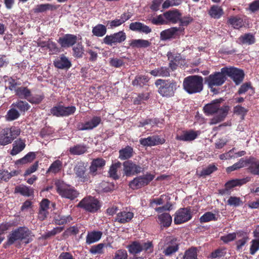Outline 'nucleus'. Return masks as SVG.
I'll use <instances>...</instances> for the list:
<instances>
[{"label":"nucleus","instance_id":"nucleus-1","mask_svg":"<svg viewBox=\"0 0 259 259\" xmlns=\"http://www.w3.org/2000/svg\"><path fill=\"white\" fill-rule=\"evenodd\" d=\"M220 100L217 99L203 107V110L205 115H210L217 113L210 120L209 123L211 125L216 124L223 121L228 114L229 107L226 106L220 107Z\"/></svg>","mask_w":259,"mask_h":259},{"label":"nucleus","instance_id":"nucleus-2","mask_svg":"<svg viewBox=\"0 0 259 259\" xmlns=\"http://www.w3.org/2000/svg\"><path fill=\"white\" fill-rule=\"evenodd\" d=\"M31 234V231L25 227H20L13 230L7 236V241L3 244V247L7 248L17 241H24L25 244H28L32 240Z\"/></svg>","mask_w":259,"mask_h":259},{"label":"nucleus","instance_id":"nucleus-3","mask_svg":"<svg viewBox=\"0 0 259 259\" xmlns=\"http://www.w3.org/2000/svg\"><path fill=\"white\" fill-rule=\"evenodd\" d=\"M183 87L189 94L200 93L203 90V78L198 75L188 76L184 79Z\"/></svg>","mask_w":259,"mask_h":259},{"label":"nucleus","instance_id":"nucleus-4","mask_svg":"<svg viewBox=\"0 0 259 259\" xmlns=\"http://www.w3.org/2000/svg\"><path fill=\"white\" fill-rule=\"evenodd\" d=\"M158 93L163 97L170 98L175 96L177 89V82L173 79H158L155 82Z\"/></svg>","mask_w":259,"mask_h":259},{"label":"nucleus","instance_id":"nucleus-5","mask_svg":"<svg viewBox=\"0 0 259 259\" xmlns=\"http://www.w3.org/2000/svg\"><path fill=\"white\" fill-rule=\"evenodd\" d=\"M224 67L221 69L220 72H214L204 78V83L207 85L211 91L217 93V90L214 87H220L223 85L227 80Z\"/></svg>","mask_w":259,"mask_h":259},{"label":"nucleus","instance_id":"nucleus-6","mask_svg":"<svg viewBox=\"0 0 259 259\" xmlns=\"http://www.w3.org/2000/svg\"><path fill=\"white\" fill-rule=\"evenodd\" d=\"M55 186L57 193L62 197L73 200L78 195V192L74 187L65 184L60 180L55 182Z\"/></svg>","mask_w":259,"mask_h":259},{"label":"nucleus","instance_id":"nucleus-7","mask_svg":"<svg viewBox=\"0 0 259 259\" xmlns=\"http://www.w3.org/2000/svg\"><path fill=\"white\" fill-rule=\"evenodd\" d=\"M155 176L149 172L135 178L129 183V186L133 190L140 189L150 184L154 179Z\"/></svg>","mask_w":259,"mask_h":259},{"label":"nucleus","instance_id":"nucleus-8","mask_svg":"<svg viewBox=\"0 0 259 259\" xmlns=\"http://www.w3.org/2000/svg\"><path fill=\"white\" fill-rule=\"evenodd\" d=\"M78 206L87 211L94 213L100 209L101 205L97 199L89 196L83 198L78 204Z\"/></svg>","mask_w":259,"mask_h":259},{"label":"nucleus","instance_id":"nucleus-9","mask_svg":"<svg viewBox=\"0 0 259 259\" xmlns=\"http://www.w3.org/2000/svg\"><path fill=\"white\" fill-rule=\"evenodd\" d=\"M76 108L74 106H64L58 104L53 106L50 110V114L54 116L67 117L73 115L76 111Z\"/></svg>","mask_w":259,"mask_h":259},{"label":"nucleus","instance_id":"nucleus-10","mask_svg":"<svg viewBox=\"0 0 259 259\" xmlns=\"http://www.w3.org/2000/svg\"><path fill=\"white\" fill-rule=\"evenodd\" d=\"M192 218L190 207L180 208L174 214V223L176 225H180L189 221Z\"/></svg>","mask_w":259,"mask_h":259},{"label":"nucleus","instance_id":"nucleus-11","mask_svg":"<svg viewBox=\"0 0 259 259\" xmlns=\"http://www.w3.org/2000/svg\"><path fill=\"white\" fill-rule=\"evenodd\" d=\"M226 76L230 77L236 85L241 83L244 78V73L242 69H238L235 67H224Z\"/></svg>","mask_w":259,"mask_h":259},{"label":"nucleus","instance_id":"nucleus-12","mask_svg":"<svg viewBox=\"0 0 259 259\" xmlns=\"http://www.w3.org/2000/svg\"><path fill=\"white\" fill-rule=\"evenodd\" d=\"M123 166L124 174L127 177L137 175L144 170L143 167L130 160L123 162Z\"/></svg>","mask_w":259,"mask_h":259},{"label":"nucleus","instance_id":"nucleus-13","mask_svg":"<svg viewBox=\"0 0 259 259\" xmlns=\"http://www.w3.org/2000/svg\"><path fill=\"white\" fill-rule=\"evenodd\" d=\"M185 28L184 27H173L165 29L160 32V39L166 40L171 38H179L181 34H184Z\"/></svg>","mask_w":259,"mask_h":259},{"label":"nucleus","instance_id":"nucleus-14","mask_svg":"<svg viewBox=\"0 0 259 259\" xmlns=\"http://www.w3.org/2000/svg\"><path fill=\"white\" fill-rule=\"evenodd\" d=\"M126 38L125 33L122 30L110 35H107L103 38V42L107 45L112 46L123 42Z\"/></svg>","mask_w":259,"mask_h":259},{"label":"nucleus","instance_id":"nucleus-15","mask_svg":"<svg viewBox=\"0 0 259 259\" xmlns=\"http://www.w3.org/2000/svg\"><path fill=\"white\" fill-rule=\"evenodd\" d=\"M165 246L163 253L166 256H169L176 252L179 248L178 239L173 237L166 238Z\"/></svg>","mask_w":259,"mask_h":259},{"label":"nucleus","instance_id":"nucleus-16","mask_svg":"<svg viewBox=\"0 0 259 259\" xmlns=\"http://www.w3.org/2000/svg\"><path fill=\"white\" fill-rule=\"evenodd\" d=\"M165 141L164 139L161 138L157 135L150 136L147 138H141L139 141L140 144L145 147H151L163 144L165 143Z\"/></svg>","mask_w":259,"mask_h":259},{"label":"nucleus","instance_id":"nucleus-17","mask_svg":"<svg viewBox=\"0 0 259 259\" xmlns=\"http://www.w3.org/2000/svg\"><path fill=\"white\" fill-rule=\"evenodd\" d=\"M77 37L74 34H66L63 36L59 37L58 42L62 48H69L76 44Z\"/></svg>","mask_w":259,"mask_h":259},{"label":"nucleus","instance_id":"nucleus-18","mask_svg":"<svg viewBox=\"0 0 259 259\" xmlns=\"http://www.w3.org/2000/svg\"><path fill=\"white\" fill-rule=\"evenodd\" d=\"M167 57L169 61L168 66L172 71L176 70L180 62L182 60V57L180 54L168 52Z\"/></svg>","mask_w":259,"mask_h":259},{"label":"nucleus","instance_id":"nucleus-19","mask_svg":"<svg viewBox=\"0 0 259 259\" xmlns=\"http://www.w3.org/2000/svg\"><path fill=\"white\" fill-rule=\"evenodd\" d=\"M86 166L83 162L80 161L77 163L74 167L75 174L81 182H88L89 180L88 175L86 174Z\"/></svg>","mask_w":259,"mask_h":259},{"label":"nucleus","instance_id":"nucleus-20","mask_svg":"<svg viewBox=\"0 0 259 259\" xmlns=\"http://www.w3.org/2000/svg\"><path fill=\"white\" fill-rule=\"evenodd\" d=\"M54 66L60 69H68L71 66V62L64 54L57 57L53 62Z\"/></svg>","mask_w":259,"mask_h":259},{"label":"nucleus","instance_id":"nucleus-21","mask_svg":"<svg viewBox=\"0 0 259 259\" xmlns=\"http://www.w3.org/2000/svg\"><path fill=\"white\" fill-rule=\"evenodd\" d=\"M245 166L248 171L253 175L259 176V160L253 157L246 159Z\"/></svg>","mask_w":259,"mask_h":259},{"label":"nucleus","instance_id":"nucleus-22","mask_svg":"<svg viewBox=\"0 0 259 259\" xmlns=\"http://www.w3.org/2000/svg\"><path fill=\"white\" fill-rule=\"evenodd\" d=\"M163 16L167 24L171 23L176 24L179 22L180 18L182 16L181 13L178 10H169L163 13Z\"/></svg>","mask_w":259,"mask_h":259},{"label":"nucleus","instance_id":"nucleus-23","mask_svg":"<svg viewBox=\"0 0 259 259\" xmlns=\"http://www.w3.org/2000/svg\"><path fill=\"white\" fill-rule=\"evenodd\" d=\"M129 28L132 31L145 34H148L152 32V29L149 26L140 22L131 23L129 25Z\"/></svg>","mask_w":259,"mask_h":259},{"label":"nucleus","instance_id":"nucleus-24","mask_svg":"<svg viewBox=\"0 0 259 259\" xmlns=\"http://www.w3.org/2000/svg\"><path fill=\"white\" fill-rule=\"evenodd\" d=\"M105 164L106 161L102 158L93 159L90 166V173L92 176H96L97 174V170L103 168Z\"/></svg>","mask_w":259,"mask_h":259},{"label":"nucleus","instance_id":"nucleus-25","mask_svg":"<svg viewBox=\"0 0 259 259\" xmlns=\"http://www.w3.org/2000/svg\"><path fill=\"white\" fill-rule=\"evenodd\" d=\"M134 213L131 211H120L116 214L114 221L120 224H125L130 222L134 218Z\"/></svg>","mask_w":259,"mask_h":259},{"label":"nucleus","instance_id":"nucleus-26","mask_svg":"<svg viewBox=\"0 0 259 259\" xmlns=\"http://www.w3.org/2000/svg\"><path fill=\"white\" fill-rule=\"evenodd\" d=\"M172 71L169 67L161 66L150 71V74L154 76L162 77H169Z\"/></svg>","mask_w":259,"mask_h":259},{"label":"nucleus","instance_id":"nucleus-27","mask_svg":"<svg viewBox=\"0 0 259 259\" xmlns=\"http://www.w3.org/2000/svg\"><path fill=\"white\" fill-rule=\"evenodd\" d=\"M25 140L21 138L15 140L13 144V148L10 152V154L14 156L21 151L25 148Z\"/></svg>","mask_w":259,"mask_h":259},{"label":"nucleus","instance_id":"nucleus-28","mask_svg":"<svg viewBox=\"0 0 259 259\" xmlns=\"http://www.w3.org/2000/svg\"><path fill=\"white\" fill-rule=\"evenodd\" d=\"M14 192L28 197L33 195L34 189L30 187L21 185L15 187Z\"/></svg>","mask_w":259,"mask_h":259},{"label":"nucleus","instance_id":"nucleus-29","mask_svg":"<svg viewBox=\"0 0 259 259\" xmlns=\"http://www.w3.org/2000/svg\"><path fill=\"white\" fill-rule=\"evenodd\" d=\"M208 14L211 18L219 19L224 15V12L221 6L213 5L210 7Z\"/></svg>","mask_w":259,"mask_h":259},{"label":"nucleus","instance_id":"nucleus-30","mask_svg":"<svg viewBox=\"0 0 259 259\" xmlns=\"http://www.w3.org/2000/svg\"><path fill=\"white\" fill-rule=\"evenodd\" d=\"M102 235L103 233L100 231L88 232L86 237L85 243L90 245L97 242L100 240Z\"/></svg>","mask_w":259,"mask_h":259},{"label":"nucleus","instance_id":"nucleus-31","mask_svg":"<svg viewBox=\"0 0 259 259\" xmlns=\"http://www.w3.org/2000/svg\"><path fill=\"white\" fill-rule=\"evenodd\" d=\"M198 136L196 132L193 130L189 131H183V134L177 135L176 139L177 140L182 141H192L195 140Z\"/></svg>","mask_w":259,"mask_h":259},{"label":"nucleus","instance_id":"nucleus-32","mask_svg":"<svg viewBox=\"0 0 259 259\" xmlns=\"http://www.w3.org/2000/svg\"><path fill=\"white\" fill-rule=\"evenodd\" d=\"M170 197L169 196L162 194L158 198L150 199L149 206L151 208H154L157 205H162L165 202H170Z\"/></svg>","mask_w":259,"mask_h":259},{"label":"nucleus","instance_id":"nucleus-33","mask_svg":"<svg viewBox=\"0 0 259 259\" xmlns=\"http://www.w3.org/2000/svg\"><path fill=\"white\" fill-rule=\"evenodd\" d=\"M151 42L148 40L143 39H132L130 43V46L132 48L137 49H145L150 47Z\"/></svg>","mask_w":259,"mask_h":259},{"label":"nucleus","instance_id":"nucleus-34","mask_svg":"<svg viewBox=\"0 0 259 259\" xmlns=\"http://www.w3.org/2000/svg\"><path fill=\"white\" fill-rule=\"evenodd\" d=\"M249 180L250 178L248 177L241 179H236L231 180L225 183V187L227 188V189L230 191L231 189L235 187L241 186V185L246 184L247 182H249Z\"/></svg>","mask_w":259,"mask_h":259},{"label":"nucleus","instance_id":"nucleus-35","mask_svg":"<svg viewBox=\"0 0 259 259\" xmlns=\"http://www.w3.org/2000/svg\"><path fill=\"white\" fill-rule=\"evenodd\" d=\"M133 148L130 146H126L125 148L119 150L118 158L121 160H128V159L133 157Z\"/></svg>","mask_w":259,"mask_h":259},{"label":"nucleus","instance_id":"nucleus-36","mask_svg":"<svg viewBox=\"0 0 259 259\" xmlns=\"http://www.w3.org/2000/svg\"><path fill=\"white\" fill-rule=\"evenodd\" d=\"M227 24L230 25L234 29H239L244 25L243 19L238 16H231L227 20Z\"/></svg>","mask_w":259,"mask_h":259},{"label":"nucleus","instance_id":"nucleus-37","mask_svg":"<svg viewBox=\"0 0 259 259\" xmlns=\"http://www.w3.org/2000/svg\"><path fill=\"white\" fill-rule=\"evenodd\" d=\"M88 147L84 144H77L69 149L70 154L73 155H80L87 152Z\"/></svg>","mask_w":259,"mask_h":259},{"label":"nucleus","instance_id":"nucleus-38","mask_svg":"<svg viewBox=\"0 0 259 259\" xmlns=\"http://www.w3.org/2000/svg\"><path fill=\"white\" fill-rule=\"evenodd\" d=\"M129 252L132 254H137L142 251V243L138 241H133L126 247Z\"/></svg>","mask_w":259,"mask_h":259},{"label":"nucleus","instance_id":"nucleus-39","mask_svg":"<svg viewBox=\"0 0 259 259\" xmlns=\"http://www.w3.org/2000/svg\"><path fill=\"white\" fill-rule=\"evenodd\" d=\"M15 95L19 98L21 99H28L31 96V91L27 87H20L16 89Z\"/></svg>","mask_w":259,"mask_h":259},{"label":"nucleus","instance_id":"nucleus-40","mask_svg":"<svg viewBox=\"0 0 259 259\" xmlns=\"http://www.w3.org/2000/svg\"><path fill=\"white\" fill-rule=\"evenodd\" d=\"M121 166V163L120 161L112 164L108 171L109 177L115 180L119 179L120 177L117 174V170Z\"/></svg>","mask_w":259,"mask_h":259},{"label":"nucleus","instance_id":"nucleus-41","mask_svg":"<svg viewBox=\"0 0 259 259\" xmlns=\"http://www.w3.org/2000/svg\"><path fill=\"white\" fill-rule=\"evenodd\" d=\"M8 131L5 128L0 132V145L5 146L13 142V139L10 136Z\"/></svg>","mask_w":259,"mask_h":259},{"label":"nucleus","instance_id":"nucleus-42","mask_svg":"<svg viewBox=\"0 0 259 259\" xmlns=\"http://www.w3.org/2000/svg\"><path fill=\"white\" fill-rule=\"evenodd\" d=\"M158 219L161 226L168 227L172 222V217L168 213H163L158 215Z\"/></svg>","mask_w":259,"mask_h":259},{"label":"nucleus","instance_id":"nucleus-43","mask_svg":"<svg viewBox=\"0 0 259 259\" xmlns=\"http://www.w3.org/2000/svg\"><path fill=\"white\" fill-rule=\"evenodd\" d=\"M149 79L148 76L145 75H137L135 77L134 80L132 81V84L134 86H137L140 88L146 85L149 81Z\"/></svg>","mask_w":259,"mask_h":259},{"label":"nucleus","instance_id":"nucleus-44","mask_svg":"<svg viewBox=\"0 0 259 259\" xmlns=\"http://www.w3.org/2000/svg\"><path fill=\"white\" fill-rule=\"evenodd\" d=\"M72 220L70 215H62L58 214L54 218V223L57 225H63L70 222Z\"/></svg>","mask_w":259,"mask_h":259},{"label":"nucleus","instance_id":"nucleus-45","mask_svg":"<svg viewBox=\"0 0 259 259\" xmlns=\"http://www.w3.org/2000/svg\"><path fill=\"white\" fill-rule=\"evenodd\" d=\"M198 252L196 247L192 246L185 251L183 259H197Z\"/></svg>","mask_w":259,"mask_h":259},{"label":"nucleus","instance_id":"nucleus-46","mask_svg":"<svg viewBox=\"0 0 259 259\" xmlns=\"http://www.w3.org/2000/svg\"><path fill=\"white\" fill-rule=\"evenodd\" d=\"M36 157L35 153L33 152H29L22 158L17 160L15 163L17 165L25 164L31 162Z\"/></svg>","mask_w":259,"mask_h":259},{"label":"nucleus","instance_id":"nucleus-47","mask_svg":"<svg viewBox=\"0 0 259 259\" xmlns=\"http://www.w3.org/2000/svg\"><path fill=\"white\" fill-rule=\"evenodd\" d=\"M107 32V29L105 25L99 24L93 27L92 33L94 35L97 37L103 36Z\"/></svg>","mask_w":259,"mask_h":259},{"label":"nucleus","instance_id":"nucleus-48","mask_svg":"<svg viewBox=\"0 0 259 259\" xmlns=\"http://www.w3.org/2000/svg\"><path fill=\"white\" fill-rule=\"evenodd\" d=\"M62 167V162L60 160H56L51 164L47 171V174L52 172L56 174L61 171Z\"/></svg>","mask_w":259,"mask_h":259},{"label":"nucleus","instance_id":"nucleus-49","mask_svg":"<svg viewBox=\"0 0 259 259\" xmlns=\"http://www.w3.org/2000/svg\"><path fill=\"white\" fill-rule=\"evenodd\" d=\"M239 39L243 44L251 45L255 43V38L254 35L251 33H245L239 37Z\"/></svg>","mask_w":259,"mask_h":259},{"label":"nucleus","instance_id":"nucleus-50","mask_svg":"<svg viewBox=\"0 0 259 259\" xmlns=\"http://www.w3.org/2000/svg\"><path fill=\"white\" fill-rule=\"evenodd\" d=\"M12 106L18 109L21 112H25L30 108V105L27 102L21 100L13 103Z\"/></svg>","mask_w":259,"mask_h":259},{"label":"nucleus","instance_id":"nucleus-51","mask_svg":"<svg viewBox=\"0 0 259 259\" xmlns=\"http://www.w3.org/2000/svg\"><path fill=\"white\" fill-rule=\"evenodd\" d=\"M58 8V7L50 4H41L37 5L34 9L35 13H42L47 10H55Z\"/></svg>","mask_w":259,"mask_h":259},{"label":"nucleus","instance_id":"nucleus-52","mask_svg":"<svg viewBox=\"0 0 259 259\" xmlns=\"http://www.w3.org/2000/svg\"><path fill=\"white\" fill-rule=\"evenodd\" d=\"M101 122L100 116H94L90 121L84 122L87 130H92L97 127Z\"/></svg>","mask_w":259,"mask_h":259},{"label":"nucleus","instance_id":"nucleus-53","mask_svg":"<svg viewBox=\"0 0 259 259\" xmlns=\"http://www.w3.org/2000/svg\"><path fill=\"white\" fill-rule=\"evenodd\" d=\"M226 253L224 249L219 248L212 251L207 256V258L210 259L220 258L224 257Z\"/></svg>","mask_w":259,"mask_h":259},{"label":"nucleus","instance_id":"nucleus-54","mask_svg":"<svg viewBox=\"0 0 259 259\" xmlns=\"http://www.w3.org/2000/svg\"><path fill=\"white\" fill-rule=\"evenodd\" d=\"M20 114L15 108H11L9 110L5 116L7 121H12L17 119Z\"/></svg>","mask_w":259,"mask_h":259},{"label":"nucleus","instance_id":"nucleus-55","mask_svg":"<svg viewBox=\"0 0 259 259\" xmlns=\"http://www.w3.org/2000/svg\"><path fill=\"white\" fill-rule=\"evenodd\" d=\"M105 246V244L102 243L93 245L90 249V252L93 254H103L104 253L103 248Z\"/></svg>","mask_w":259,"mask_h":259},{"label":"nucleus","instance_id":"nucleus-56","mask_svg":"<svg viewBox=\"0 0 259 259\" xmlns=\"http://www.w3.org/2000/svg\"><path fill=\"white\" fill-rule=\"evenodd\" d=\"M73 55L76 58H80L82 57L83 54V47L81 44L78 43L75 46L73 47Z\"/></svg>","mask_w":259,"mask_h":259},{"label":"nucleus","instance_id":"nucleus-57","mask_svg":"<svg viewBox=\"0 0 259 259\" xmlns=\"http://www.w3.org/2000/svg\"><path fill=\"white\" fill-rule=\"evenodd\" d=\"M246 160L241 158L238 162L234 163L233 165L228 167L226 169L227 172H230L245 166Z\"/></svg>","mask_w":259,"mask_h":259},{"label":"nucleus","instance_id":"nucleus-58","mask_svg":"<svg viewBox=\"0 0 259 259\" xmlns=\"http://www.w3.org/2000/svg\"><path fill=\"white\" fill-rule=\"evenodd\" d=\"M217 218L215 214L211 212H206L203 214L200 218L201 223H206L211 221H217Z\"/></svg>","mask_w":259,"mask_h":259},{"label":"nucleus","instance_id":"nucleus-59","mask_svg":"<svg viewBox=\"0 0 259 259\" xmlns=\"http://www.w3.org/2000/svg\"><path fill=\"white\" fill-rule=\"evenodd\" d=\"M228 205L234 207H238L243 204V202L240 197L230 196L227 201Z\"/></svg>","mask_w":259,"mask_h":259},{"label":"nucleus","instance_id":"nucleus-60","mask_svg":"<svg viewBox=\"0 0 259 259\" xmlns=\"http://www.w3.org/2000/svg\"><path fill=\"white\" fill-rule=\"evenodd\" d=\"M152 24L155 25L167 24L166 21L163 14H160L156 17H153L150 20Z\"/></svg>","mask_w":259,"mask_h":259},{"label":"nucleus","instance_id":"nucleus-61","mask_svg":"<svg viewBox=\"0 0 259 259\" xmlns=\"http://www.w3.org/2000/svg\"><path fill=\"white\" fill-rule=\"evenodd\" d=\"M218 169L217 167L214 164H210L207 167L203 168L200 174V176H208Z\"/></svg>","mask_w":259,"mask_h":259},{"label":"nucleus","instance_id":"nucleus-62","mask_svg":"<svg viewBox=\"0 0 259 259\" xmlns=\"http://www.w3.org/2000/svg\"><path fill=\"white\" fill-rule=\"evenodd\" d=\"M6 129L9 131L8 133L13 139V141L19 136L21 133L20 128L16 126H12L10 128H6Z\"/></svg>","mask_w":259,"mask_h":259},{"label":"nucleus","instance_id":"nucleus-63","mask_svg":"<svg viewBox=\"0 0 259 259\" xmlns=\"http://www.w3.org/2000/svg\"><path fill=\"white\" fill-rule=\"evenodd\" d=\"M155 211L158 213H161L165 211H170L172 209V204L171 202H167L165 204L160 207L153 208Z\"/></svg>","mask_w":259,"mask_h":259},{"label":"nucleus","instance_id":"nucleus-64","mask_svg":"<svg viewBox=\"0 0 259 259\" xmlns=\"http://www.w3.org/2000/svg\"><path fill=\"white\" fill-rule=\"evenodd\" d=\"M193 19L190 15L182 16L180 18L179 22H180V27H183L184 26H187L190 23L193 22Z\"/></svg>","mask_w":259,"mask_h":259}]
</instances>
